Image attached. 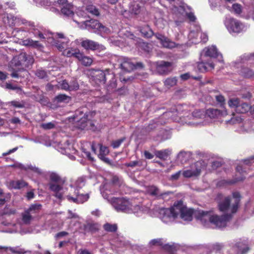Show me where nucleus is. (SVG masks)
<instances>
[{"instance_id":"57","label":"nucleus","mask_w":254,"mask_h":254,"mask_svg":"<svg viewBox=\"0 0 254 254\" xmlns=\"http://www.w3.org/2000/svg\"><path fill=\"white\" fill-rule=\"evenodd\" d=\"M216 100L218 104H219L220 106L222 107H224L225 104V99L221 95H216L215 96Z\"/></svg>"},{"instance_id":"17","label":"nucleus","mask_w":254,"mask_h":254,"mask_svg":"<svg viewBox=\"0 0 254 254\" xmlns=\"http://www.w3.org/2000/svg\"><path fill=\"white\" fill-rule=\"evenodd\" d=\"M207 165V163L204 160H200L192 164L190 169L193 172L198 171V175H199L201 170L205 168Z\"/></svg>"},{"instance_id":"4","label":"nucleus","mask_w":254,"mask_h":254,"mask_svg":"<svg viewBox=\"0 0 254 254\" xmlns=\"http://www.w3.org/2000/svg\"><path fill=\"white\" fill-rule=\"evenodd\" d=\"M185 107L187 108L186 106ZM176 110L179 115V120L178 121L183 125L186 124L191 127L197 126L199 123L196 120L203 118L204 116L203 111L196 110L190 113L187 108L184 109L182 105L177 106Z\"/></svg>"},{"instance_id":"53","label":"nucleus","mask_w":254,"mask_h":254,"mask_svg":"<svg viewBox=\"0 0 254 254\" xmlns=\"http://www.w3.org/2000/svg\"><path fill=\"white\" fill-rule=\"evenodd\" d=\"M85 183V178L84 177L79 178L75 182V185L76 188L80 189L82 188Z\"/></svg>"},{"instance_id":"64","label":"nucleus","mask_w":254,"mask_h":254,"mask_svg":"<svg viewBox=\"0 0 254 254\" xmlns=\"http://www.w3.org/2000/svg\"><path fill=\"white\" fill-rule=\"evenodd\" d=\"M130 10L132 13H133L134 14H137L139 13L140 10H139V6L136 5H133L132 7H130Z\"/></svg>"},{"instance_id":"38","label":"nucleus","mask_w":254,"mask_h":254,"mask_svg":"<svg viewBox=\"0 0 254 254\" xmlns=\"http://www.w3.org/2000/svg\"><path fill=\"white\" fill-rule=\"evenodd\" d=\"M241 101L238 98H232L228 101V105L232 108H235V111L237 109V107L239 105Z\"/></svg>"},{"instance_id":"28","label":"nucleus","mask_w":254,"mask_h":254,"mask_svg":"<svg viewBox=\"0 0 254 254\" xmlns=\"http://www.w3.org/2000/svg\"><path fill=\"white\" fill-rule=\"evenodd\" d=\"M251 108L250 105L247 103H240L237 109H236V112L240 114H244L248 112Z\"/></svg>"},{"instance_id":"14","label":"nucleus","mask_w":254,"mask_h":254,"mask_svg":"<svg viewBox=\"0 0 254 254\" xmlns=\"http://www.w3.org/2000/svg\"><path fill=\"white\" fill-rule=\"evenodd\" d=\"M81 45L87 50L94 51L100 48V45L98 43L89 39L82 41L81 42Z\"/></svg>"},{"instance_id":"47","label":"nucleus","mask_w":254,"mask_h":254,"mask_svg":"<svg viewBox=\"0 0 254 254\" xmlns=\"http://www.w3.org/2000/svg\"><path fill=\"white\" fill-rule=\"evenodd\" d=\"M50 179L51 183H61L62 179L61 177L56 173H52L50 175Z\"/></svg>"},{"instance_id":"56","label":"nucleus","mask_w":254,"mask_h":254,"mask_svg":"<svg viewBox=\"0 0 254 254\" xmlns=\"http://www.w3.org/2000/svg\"><path fill=\"white\" fill-rule=\"evenodd\" d=\"M157 126L158 124L157 123L155 122L154 121H152L150 122L148 126L146 127L145 130L147 132H149L157 128Z\"/></svg>"},{"instance_id":"16","label":"nucleus","mask_w":254,"mask_h":254,"mask_svg":"<svg viewBox=\"0 0 254 254\" xmlns=\"http://www.w3.org/2000/svg\"><path fill=\"white\" fill-rule=\"evenodd\" d=\"M85 28L90 30H93L94 32L97 33L98 30L100 27V23L97 20L90 19L83 22Z\"/></svg>"},{"instance_id":"26","label":"nucleus","mask_w":254,"mask_h":254,"mask_svg":"<svg viewBox=\"0 0 254 254\" xmlns=\"http://www.w3.org/2000/svg\"><path fill=\"white\" fill-rule=\"evenodd\" d=\"M71 100V97L65 94H61L55 97V101L57 103H68Z\"/></svg>"},{"instance_id":"52","label":"nucleus","mask_w":254,"mask_h":254,"mask_svg":"<svg viewBox=\"0 0 254 254\" xmlns=\"http://www.w3.org/2000/svg\"><path fill=\"white\" fill-rule=\"evenodd\" d=\"M98 30L97 33L100 34H109L110 33V29L107 27L103 25L100 23V26Z\"/></svg>"},{"instance_id":"27","label":"nucleus","mask_w":254,"mask_h":254,"mask_svg":"<svg viewBox=\"0 0 254 254\" xmlns=\"http://www.w3.org/2000/svg\"><path fill=\"white\" fill-rule=\"evenodd\" d=\"M171 136V133L170 131L162 129L159 131L156 140L160 139L161 141H163L170 138Z\"/></svg>"},{"instance_id":"50","label":"nucleus","mask_w":254,"mask_h":254,"mask_svg":"<svg viewBox=\"0 0 254 254\" xmlns=\"http://www.w3.org/2000/svg\"><path fill=\"white\" fill-rule=\"evenodd\" d=\"M183 176L186 178H190L193 176H198V171L193 172V171L190 170V169L185 170L183 173Z\"/></svg>"},{"instance_id":"35","label":"nucleus","mask_w":254,"mask_h":254,"mask_svg":"<svg viewBox=\"0 0 254 254\" xmlns=\"http://www.w3.org/2000/svg\"><path fill=\"white\" fill-rule=\"evenodd\" d=\"M103 228L105 231L109 232H115L117 231L118 227L117 224H111L106 223L103 225Z\"/></svg>"},{"instance_id":"37","label":"nucleus","mask_w":254,"mask_h":254,"mask_svg":"<svg viewBox=\"0 0 254 254\" xmlns=\"http://www.w3.org/2000/svg\"><path fill=\"white\" fill-rule=\"evenodd\" d=\"M19 167L21 169H24L25 170H27L28 169H29V170H31V171H32L37 173L38 174H42V171H41V170L39 168H37V167H36L35 166H33L31 165H27L26 166H23L22 164H20L19 165Z\"/></svg>"},{"instance_id":"45","label":"nucleus","mask_w":254,"mask_h":254,"mask_svg":"<svg viewBox=\"0 0 254 254\" xmlns=\"http://www.w3.org/2000/svg\"><path fill=\"white\" fill-rule=\"evenodd\" d=\"M232 10L233 12L236 14L239 15L242 13L243 7L241 4L239 3H234L232 5Z\"/></svg>"},{"instance_id":"62","label":"nucleus","mask_w":254,"mask_h":254,"mask_svg":"<svg viewBox=\"0 0 254 254\" xmlns=\"http://www.w3.org/2000/svg\"><path fill=\"white\" fill-rule=\"evenodd\" d=\"M251 59L254 60V53L252 54H245L242 57V60L243 62H244L246 61H249Z\"/></svg>"},{"instance_id":"58","label":"nucleus","mask_w":254,"mask_h":254,"mask_svg":"<svg viewBox=\"0 0 254 254\" xmlns=\"http://www.w3.org/2000/svg\"><path fill=\"white\" fill-rule=\"evenodd\" d=\"M61 88L65 91H70L69 83L66 80H64L60 83Z\"/></svg>"},{"instance_id":"55","label":"nucleus","mask_w":254,"mask_h":254,"mask_svg":"<svg viewBox=\"0 0 254 254\" xmlns=\"http://www.w3.org/2000/svg\"><path fill=\"white\" fill-rule=\"evenodd\" d=\"M26 45L32 46L34 48H40L42 46L38 41H34L31 39H29L26 41Z\"/></svg>"},{"instance_id":"19","label":"nucleus","mask_w":254,"mask_h":254,"mask_svg":"<svg viewBox=\"0 0 254 254\" xmlns=\"http://www.w3.org/2000/svg\"><path fill=\"white\" fill-rule=\"evenodd\" d=\"M148 193L152 196L156 197H161L164 198L165 195H168L172 193L170 191H166L163 193L160 192L159 190L155 186H151L148 189Z\"/></svg>"},{"instance_id":"18","label":"nucleus","mask_w":254,"mask_h":254,"mask_svg":"<svg viewBox=\"0 0 254 254\" xmlns=\"http://www.w3.org/2000/svg\"><path fill=\"white\" fill-rule=\"evenodd\" d=\"M60 184L50 183L49 186L50 190L55 193V196L59 199H62L63 194L60 191L63 189V187Z\"/></svg>"},{"instance_id":"22","label":"nucleus","mask_w":254,"mask_h":254,"mask_svg":"<svg viewBox=\"0 0 254 254\" xmlns=\"http://www.w3.org/2000/svg\"><path fill=\"white\" fill-rule=\"evenodd\" d=\"M191 157V153L189 151H181L178 155V160L182 163L184 164L188 161Z\"/></svg>"},{"instance_id":"3","label":"nucleus","mask_w":254,"mask_h":254,"mask_svg":"<svg viewBox=\"0 0 254 254\" xmlns=\"http://www.w3.org/2000/svg\"><path fill=\"white\" fill-rule=\"evenodd\" d=\"M240 198L241 195L239 192H234L233 193L232 197L227 196L219 202L218 207L219 210L221 212H227V213L221 216H217L221 218L230 216V218L227 221L226 225L232 218V214L237 211Z\"/></svg>"},{"instance_id":"42","label":"nucleus","mask_w":254,"mask_h":254,"mask_svg":"<svg viewBox=\"0 0 254 254\" xmlns=\"http://www.w3.org/2000/svg\"><path fill=\"white\" fill-rule=\"evenodd\" d=\"M204 160L207 163V165L211 164L213 169H216L222 165L221 161L217 160L211 159L210 160Z\"/></svg>"},{"instance_id":"25","label":"nucleus","mask_w":254,"mask_h":254,"mask_svg":"<svg viewBox=\"0 0 254 254\" xmlns=\"http://www.w3.org/2000/svg\"><path fill=\"white\" fill-rule=\"evenodd\" d=\"M171 153V150L169 149H166L162 150L156 151L155 155L157 157L163 160H167L168 156Z\"/></svg>"},{"instance_id":"33","label":"nucleus","mask_w":254,"mask_h":254,"mask_svg":"<svg viewBox=\"0 0 254 254\" xmlns=\"http://www.w3.org/2000/svg\"><path fill=\"white\" fill-rule=\"evenodd\" d=\"M10 187L14 189H20L27 185L23 181H12L10 182Z\"/></svg>"},{"instance_id":"61","label":"nucleus","mask_w":254,"mask_h":254,"mask_svg":"<svg viewBox=\"0 0 254 254\" xmlns=\"http://www.w3.org/2000/svg\"><path fill=\"white\" fill-rule=\"evenodd\" d=\"M32 32L33 33L35 36H38L39 38L41 39H45V37L44 35L42 33V32L38 29V28H33V30H32Z\"/></svg>"},{"instance_id":"43","label":"nucleus","mask_w":254,"mask_h":254,"mask_svg":"<svg viewBox=\"0 0 254 254\" xmlns=\"http://www.w3.org/2000/svg\"><path fill=\"white\" fill-rule=\"evenodd\" d=\"M177 79L176 77L168 78L164 81V84L168 87H172L176 85Z\"/></svg>"},{"instance_id":"39","label":"nucleus","mask_w":254,"mask_h":254,"mask_svg":"<svg viewBox=\"0 0 254 254\" xmlns=\"http://www.w3.org/2000/svg\"><path fill=\"white\" fill-rule=\"evenodd\" d=\"M87 11L92 15L98 16L100 14L98 9L93 5H88L86 7Z\"/></svg>"},{"instance_id":"59","label":"nucleus","mask_w":254,"mask_h":254,"mask_svg":"<svg viewBox=\"0 0 254 254\" xmlns=\"http://www.w3.org/2000/svg\"><path fill=\"white\" fill-rule=\"evenodd\" d=\"M125 138L123 137L121 139L113 141L112 143V146L114 148L119 147L122 143L125 140Z\"/></svg>"},{"instance_id":"23","label":"nucleus","mask_w":254,"mask_h":254,"mask_svg":"<svg viewBox=\"0 0 254 254\" xmlns=\"http://www.w3.org/2000/svg\"><path fill=\"white\" fill-rule=\"evenodd\" d=\"M205 114L211 119H215L221 116L223 112L216 109L210 108L206 111Z\"/></svg>"},{"instance_id":"8","label":"nucleus","mask_w":254,"mask_h":254,"mask_svg":"<svg viewBox=\"0 0 254 254\" xmlns=\"http://www.w3.org/2000/svg\"><path fill=\"white\" fill-rule=\"evenodd\" d=\"M97 80L101 83L105 84L107 80H110L109 88H115L117 86L115 75L110 69H106L105 71H100L96 75Z\"/></svg>"},{"instance_id":"20","label":"nucleus","mask_w":254,"mask_h":254,"mask_svg":"<svg viewBox=\"0 0 254 254\" xmlns=\"http://www.w3.org/2000/svg\"><path fill=\"white\" fill-rule=\"evenodd\" d=\"M234 249L237 254H245L249 250V247L245 243L239 242L235 244Z\"/></svg>"},{"instance_id":"1","label":"nucleus","mask_w":254,"mask_h":254,"mask_svg":"<svg viewBox=\"0 0 254 254\" xmlns=\"http://www.w3.org/2000/svg\"><path fill=\"white\" fill-rule=\"evenodd\" d=\"M177 208H179V214L182 219L185 221H190L192 219V214L199 220L204 226L207 227L209 224L212 223L216 227H225L230 216L225 217H219L217 215H212L211 211H204L201 210L194 211L193 209H188L183 206V201H177Z\"/></svg>"},{"instance_id":"7","label":"nucleus","mask_w":254,"mask_h":254,"mask_svg":"<svg viewBox=\"0 0 254 254\" xmlns=\"http://www.w3.org/2000/svg\"><path fill=\"white\" fill-rule=\"evenodd\" d=\"M180 211L177 208V202H175L170 208H159L157 210L158 217L165 223L174 221L179 215Z\"/></svg>"},{"instance_id":"15","label":"nucleus","mask_w":254,"mask_h":254,"mask_svg":"<svg viewBox=\"0 0 254 254\" xmlns=\"http://www.w3.org/2000/svg\"><path fill=\"white\" fill-rule=\"evenodd\" d=\"M204 52V55H202L203 58L210 57V58H219L220 56V58H222V56L220 54L216 49V47L214 46H212L207 48H205L203 50Z\"/></svg>"},{"instance_id":"36","label":"nucleus","mask_w":254,"mask_h":254,"mask_svg":"<svg viewBox=\"0 0 254 254\" xmlns=\"http://www.w3.org/2000/svg\"><path fill=\"white\" fill-rule=\"evenodd\" d=\"M200 34V30L197 29V31H191L189 34V38L192 43L196 44L198 41H196L197 38Z\"/></svg>"},{"instance_id":"44","label":"nucleus","mask_w":254,"mask_h":254,"mask_svg":"<svg viewBox=\"0 0 254 254\" xmlns=\"http://www.w3.org/2000/svg\"><path fill=\"white\" fill-rule=\"evenodd\" d=\"M107 186H105V190H101V193L102 194L103 197L107 199L109 201L111 202V198L113 197L110 196L111 194H113L114 192L113 191L109 190V191L110 192V193H108V190H107Z\"/></svg>"},{"instance_id":"31","label":"nucleus","mask_w":254,"mask_h":254,"mask_svg":"<svg viewBox=\"0 0 254 254\" xmlns=\"http://www.w3.org/2000/svg\"><path fill=\"white\" fill-rule=\"evenodd\" d=\"M77 59L83 65L86 66H90L93 62V60L91 58L84 56L82 53H81V57L77 58Z\"/></svg>"},{"instance_id":"46","label":"nucleus","mask_w":254,"mask_h":254,"mask_svg":"<svg viewBox=\"0 0 254 254\" xmlns=\"http://www.w3.org/2000/svg\"><path fill=\"white\" fill-rule=\"evenodd\" d=\"M149 245L150 246H163L164 245L163 239L162 238L153 239L150 241Z\"/></svg>"},{"instance_id":"49","label":"nucleus","mask_w":254,"mask_h":254,"mask_svg":"<svg viewBox=\"0 0 254 254\" xmlns=\"http://www.w3.org/2000/svg\"><path fill=\"white\" fill-rule=\"evenodd\" d=\"M35 75L40 79H45L47 77V72L42 69H38L35 72Z\"/></svg>"},{"instance_id":"40","label":"nucleus","mask_w":254,"mask_h":254,"mask_svg":"<svg viewBox=\"0 0 254 254\" xmlns=\"http://www.w3.org/2000/svg\"><path fill=\"white\" fill-rule=\"evenodd\" d=\"M143 161L142 160H135L133 161H130L129 163H126L125 164V166L128 167H135L136 166H144L145 165L143 164Z\"/></svg>"},{"instance_id":"9","label":"nucleus","mask_w":254,"mask_h":254,"mask_svg":"<svg viewBox=\"0 0 254 254\" xmlns=\"http://www.w3.org/2000/svg\"><path fill=\"white\" fill-rule=\"evenodd\" d=\"M225 25L231 33L239 34L246 30V27L240 21L234 18H229L225 21Z\"/></svg>"},{"instance_id":"41","label":"nucleus","mask_w":254,"mask_h":254,"mask_svg":"<svg viewBox=\"0 0 254 254\" xmlns=\"http://www.w3.org/2000/svg\"><path fill=\"white\" fill-rule=\"evenodd\" d=\"M112 182L115 187L122 188L124 186L123 180L117 176H114L112 178Z\"/></svg>"},{"instance_id":"11","label":"nucleus","mask_w":254,"mask_h":254,"mask_svg":"<svg viewBox=\"0 0 254 254\" xmlns=\"http://www.w3.org/2000/svg\"><path fill=\"white\" fill-rule=\"evenodd\" d=\"M156 70L160 74H166L171 70L172 63L169 62L160 61L154 63Z\"/></svg>"},{"instance_id":"60","label":"nucleus","mask_w":254,"mask_h":254,"mask_svg":"<svg viewBox=\"0 0 254 254\" xmlns=\"http://www.w3.org/2000/svg\"><path fill=\"white\" fill-rule=\"evenodd\" d=\"M8 197L3 193L2 190L0 189V206H2L7 200Z\"/></svg>"},{"instance_id":"48","label":"nucleus","mask_w":254,"mask_h":254,"mask_svg":"<svg viewBox=\"0 0 254 254\" xmlns=\"http://www.w3.org/2000/svg\"><path fill=\"white\" fill-rule=\"evenodd\" d=\"M5 251L9 249L11 252L13 253L18 254H24L25 253V252L23 249H19L17 247H5L3 249Z\"/></svg>"},{"instance_id":"13","label":"nucleus","mask_w":254,"mask_h":254,"mask_svg":"<svg viewBox=\"0 0 254 254\" xmlns=\"http://www.w3.org/2000/svg\"><path fill=\"white\" fill-rule=\"evenodd\" d=\"M202 54L201 55V61L197 64V68L199 71L204 72L214 68V64L211 60L207 61L204 59Z\"/></svg>"},{"instance_id":"21","label":"nucleus","mask_w":254,"mask_h":254,"mask_svg":"<svg viewBox=\"0 0 254 254\" xmlns=\"http://www.w3.org/2000/svg\"><path fill=\"white\" fill-rule=\"evenodd\" d=\"M83 230L85 233L91 232L94 233L99 230L98 224L94 223H87L83 225Z\"/></svg>"},{"instance_id":"29","label":"nucleus","mask_w":254,"mask_h":254,"mask_svg":"<svg viewBox=\"0 0 254 254\" xmlns=\"http://www.w3.org/2000/svg\"><path fill=\"white\" fill-rule=\"evenodd\" d=\"M64 54H65L67 57H74L76 59L80 58L81 57V53L79 50L77 49H71L67 50L64 52Z\"/></svg>"},{"instance_id":"2","label":"nucleus","mask_w":254,"mask_h":254,"mask_svg":"<svg viewBox=\"0 0 254 254\" xmlns=\"http://www.w3.org/2000/svg\"><path fill=\"white\" fill-rule=\"evenodd\" d=\"M95 115V112L88 111L86 107L78 109L73 116L76 127L80 129L95 130V125L91 120Z\"/></svg>"},{"instance_id":"32","label":"nucleus","mask_w":254,"mask_h":254,"mask_svg":"<svg viewBox=\"0 0 254 254\" xmlns=\"http://www.w3.org/2000/svg\"><path fill=\"white\" fill-rule=\"evenodd\" d=\"M33 217L28 211H24L21 214V220L23 224L25 225L30 224Z\"/></svg>"},{"instance_id":"63","label":"nucleus","mask_w":254,"mask_h":254,"mask_svg":"<svg viewBox=\"0 0 254 254\" xmlns=\"http://www.w3.org/2000/svg\"><path fill=\"white\" fill-rule=\"evenodd\" d=\"M109 152V151L108 148L106 146L100 145V153L99 155H101L103 156L107 155Z\"/></svg>"},{"instance_id":"5","label":"nucleus","mask_w":254,"mask_h":254,"mask_svg":"<svg viewBox=\"0 0 254 254\" xmlns=\"http://www.w3.org/2000/svg\"><path fill=\"white\" fill-rule=\"evenodd\" d=\"M137 28L144 38H150L154 35L164 47L171 49L176 46V44L174 42L170 41L164 35L159 33H154L148 24L138 26Z\"/></svg>"},{"instance_id":"6","label":"nucleus","mask_w":254,"mask_h":254,"mask_svg":"<svg viewBox=\"0 0 254 254\" xmlns=\"http://www.w3.org/2000/svg\"><path fill=\"white\" fill-rule=\"evenodd\" d=\"M111 203L118 212L134 213L137 215L141 213L138 205L132 206L128 200L124 198L114 197L111 198Z\"/></svg>"},{"instance_id":"51","label":"nucleus","mask_w":254,"mask_h":254,"mask_svg":"<svg viewBox=\"0 0 254 254\" xmlns=\"http://www.w3.org/2000/svg\"><path fill=\"white\" fill-rule=\"evenodd\" d=\"M70 91L77 90L79 89V85L75 79L71 80L69 83Z\"/></svg>"},{"instance_id":"30","label":"nucleus","mask_w":254,"mask_h":254,"mask_svg":"<svg viewBox=\"0 0 254 254\" xmlns=\"http://www.w3.org/2000/svg\"><path fill=\"white\" fill-rule=\"evenodd\" d=\"M28 74V72L26 70L22 69L13 71L11 74V76L13 78H24L27 76Z\"/></svg>"},{"instance_id":"24","label":"nucleus","mask_w":254,"mask_h":254,"mask_svg":"<svg viewBox=\"0 0 254 254\" xmlns=\"http://www.w3.org/2000/svg\"><path fill=\"white\" fill-rule=\"evenodd\" d=\"M61 13L66 16L72 17L74 15L72 5L69 3L64 5L61 8Z\"/></svg>"},{"instance_id":"34","label":"nucleus","mask_w":254,"mask_h":254,"mask_svg":"<svg viewBox=\"0 0 254 254\" xmlns=\"http://www.w3.org/2000/svg\"><path fill=\"white\" fill-rule=\"evenodd\" d=\"M41 205L38 204H34L31 205L30 207L26 209L25 211H28L30 215L38 213L41 208Z\"/></svg>"},{"instance_id":"12","label":"nucleus","mask_w":254,"mask_h":254,"mask_svg":"<svg viewBox=\"0 0 254 254\" xmlns=\"http://www.w3.org/2000/svg\"><path fill=\"white\" fill-rule=\"evenodd\" d=\"M74 194L75 196L67 195V198L69 201L76 203H83L87 201L89 197L88 193H81L77 189L75 190Z\"/></svg>"},{"instance_id":"54","label":"nucleus","mask_w":254,"mask_h":254,"mask_svg":"<svg viewBox=\"0 0 254 254\" xmlns=\"http://www.w3.org/2000/svg\"><path fill=\"white\" fill-rule=\"evenodd\" d=\"M55 122H49L48 123H43L41 125V127L44 129H50L54 128L55 127Z\"/></svg>"},{"instance_id":"10","label":"nucleus","mask_w":254,"mask_h":254,"mask_svg":"<svg viewBox=\"0 0 254 254\" xmlns=\"http://www.w3.org/2000/svg\"><path fill=\"white\" fill-rule=\"evenodd\" d=\"M120 67L124 71L130 72L134 68V63L132 60L125 57H121L118 59Z\"/></svg>"}]
</instances>
